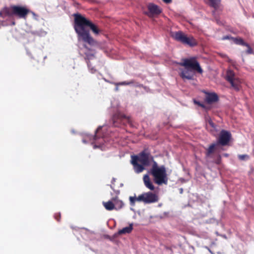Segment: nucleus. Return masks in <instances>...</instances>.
<instances>
[{
	"instance_id": "obj_1",
	"label": "nucleus",
	"mask_w": 254,
	"mask_h": 254,
	"mask_svg": "<svg viewBox=\"0 0 254 254\" xmlns=\"http://www.w3.org/2000/svg\"><path fill=\"white\" fill-rule=\"evenodd\" d=\"M131 163L135 173L143 172L145 167L149 166L152 163L148 173L153 177L154 183L158 185L167 184L168 178L165 166H159L147 149H144L137 155L131 156Z\"/></svg>"
},
{
	"instance_id": "obj_2",
	"label": "nucleus",
	"mask_w": 254,
	"mask_h": 254,
	"mask_svg": "<svg viewBox=\"0 0 254 254\" xmlns=\"http://www.w3.org/2000/svg\"><path fill=\"white\" fill-rule=\"evenodd\" d=\"M73 16L74 28L77 34L78 40H82L90 46L96 45V41L91 36L89 30L86 28H90L94 34L98 35L100 30L97 26L80 14L75 13Z\"/></svg>"
},
{
	"instance_id": "obj_3",
	"label": "nucleus",
	"mask_w": 254,
	"mask_h": 254,
	"mask_svg": "<svg viewBox=\"0 0 254 254\" xmlns=\"http://www.w3.org/2000/svg\"><path fill=\"white\" fill-rule=\"evenodd\" d=\"M182 62L178 64L184 68H179V75L185 81V80H193L195 71L202 74L203 70L195 58L184 59Z\"/></svg>"
},
{
	"instance_id": "obj_4",
	"label": "nucleus",
	"mask_w": 254,
	"mask_h": 254,
	"mask_svg": "<svg viewBox=\"0 0 254 254\" xmlns=\"http://www.w3.org/2000/svg\"><path fill=\"white\" fill-rule=\"evenodd\" d=\"M32 13L33 15L35 13L30 11L26 6L20 5H11L9 7H4L0 11V17L5 18L6 17H12L16 16L19 18L26 19L27 15Z\"/></svg>"
},
{
	"instance_id": "obj_5",
	"label": "nucleus",
	"mask_w": 254,
	"mask_h": 254,
	"mask_svg": "<svg viewBox=\"0 0 254 254\" xmlns=\"http://www.w3.org/2000/svg\"><path fill=\"white\" fill-rule=\"evenodd\" d=\"M158 197L157 194L152 192H144L136 196H130V205H134L136 201L142 202L145 204H150L157 202Z\"/></svg>"
},
{
	"instance_id": "obj_6",
	"label": "nucleus",
	"mask_w": 254,
	"mask_h": 254,
	"mask_svg": "<svg viewBox=\"0 0 254 254\" xmlns=\"http://www.w3.org/2000/svg\"><path fill=\"white\" fill-rule=\"evenodd\" d=\"M171 37L175 40L190 47H194L197 44L196 40L192 36L187 37L182 31H179L171 33Z\"/></svg>"
},
{
	"instance_id": "obj_7",
	"label": "nucleus",
	"mask_w": 254,
	"mask_h": 254,
	"mask_svg": "<svg viewBox=\"0 0 254 254\" xmlns=\"http://www.w3.org/2000/svg\"><path fill=\"white\" fill-rule=\"evenodd\" d=\"M225 78L236 91H238L240 90L241 80L239 78L236 76L235 72L232 70L229 69L227 71Z\"/></svg>"
},
{
	"instance_id": "obj_8",
	"label": "nucleus",
	"mask_w": 254,
	"mask_h": 254,
	"mask_svg": "<svg viewBox=\"0 0 254 254\" xmlns=\"http://www.w3.org/2000/svg\"><path fill=\"white\" fill-rule=\"evenodd\" d=\"M231 138V133L225 130L220 131L217 143L222 146H226L228 144Z\"/></svg>"
},
{
	"instance_id": "obj_9",
	"label": "nucleus",
	"mask_w": 254,
	"mask_h": 254,
	"mask_svg": "<svg viewBox=\"0 0 254 254\" xmlns=\"http://www.w3.org/2000/svg\"><path fill=\"white\" fill-rule=\"evenodd\" d=\"M126 120L128 124H130L131 120L129 117H127L120 113L114 115L112 118L113 125L115 127H119L121 124H124V121Z\"/></svg>"
},
{
	"instance_id": "obj_10",
	"label": "nucleus",
	"mask_w": 254,
	"mask_h": 254,
	"mask_svg": "<svg viewBox=\"0 0 254 254\" xmlns=\"http://www.w3.org/2000/svg\"><path fill=\"white\" fill-rule=\"evenodd\" d=\"M147 8L149 11L146 12L145 14L150 17L159 15L161 12V10L159 6L153 3L149 4Z\"/></svg>"
},
{
	"instance_id": "obj_11",
	"label": "nucleus",
	"mask_w": 254,
	"mask_h": 254,
	"mask_svg": "<svg viewBox=\"0 0 254 254\" xmlns=\"http://www.w3.org/2000/svg\"><path fill=\"white\" fill-rule=\"evenodd\" d=\"M206 96L205 101L208 104H212L218 101L219 98L215 93L205 92Z\"/></svg>"
},
{
	"instance_id": "obj_12",
	"label": "nucleus",
	"mask_w": 254,
	"mask_h": 254,
	"mask_svg": "<svg viewBox=\"0 0 254 254\" xmlns=\"http://www.w3.org/2000/svg\"><path fill=\"white\" fill-rule=\"evenodd\" d=\"M143 180L144 185L146 188H147L151 190H154V186H153L152 183L150 181V179L148 175L146 174L144 175Z\"/></svg>"
},
{
	"instance_id": "obj_13",
	"label": "nucleus",
	"mask_w": 254,
	"mask_h": 254,
	"mask_svg": "<svg viewBox=\"0 0 254 254\" xmlns=\"http://www.w3.org/2000/svg\"><path fill=\"white\" fill-rule=\"evenodd\" d=\"M219 145L217 142L211 144L208 148L206 149L205 155L207 157L211 156V155L215 152L217 146Z\"/></svg>"
},
{
	"instance_id": "obj_14",
	"label": "nucleus",
	"mask_w": 254,
	"mask_h": 254,
	"mask_svg": "<svg viewBox=\"0 0 254 254\" xmlns=\"http://www.w3.org/2000/svg\"><path fill=\"white\" fill-rule=\"evenodd\" d=\"M93 144H94V148H99L104 143V138L99 137L97 134H95L93 137Z\"/></svg>"
},
{
	"instance_id": "obj_15",
	"label": "nucleus",
	"mask_w": 254,
	"mask_h": 254,
	"mask_svg": "<svg viewBox=\"0 0 254 254\" xmlns=\"http://www.w3.org/2000/svg\"><path fill=\"white\" fill-rule=\"evenodd\" d=\"M133 229V224H129V226L123 228L122 229L118 231V234L122 235L125 234H129L131 233Z\"/></svg>"
},
{
	"instance_id": "obj_16",
	"label": "nucleus",
	"mask_w": 254,
	"mask_h": 254,
	"mask_svg": "<svg viewBox=\"0 0 254 254\" xmlns=\"http://www.w3.org/2000/svg\"><path fill=\"white\" fill-rule=\"evenodd\" d=\"M103 204L106 209L107 210L111 211L115 208V204L112 201L104 202Z\"/></svg>"
},
{
	"instance_id": "obj_17",
	"label": "nucleus",
	"mask_w": 254,
	"mask_h": 254,
	"mask_svg": "<svg viewBox=\"0 0 254 254\" xmlns=\"http://www.w3.org/2000/svg\"><path fill=\"white\" fill-rule=\"evenodd\" d=\"M234 43L237 45L242 46H248V44L246 43L243 39L241 38H233Z\"/></svg>"
},
{
	"instance_id": "obj_18",
	"label": "nucleus",
	"mask_w": 254,
	"mask_h": 254,
	"mask_svg": "<svg viewBox=\"0 0 254 254\" xmlns=\"http://www.w3.org/2000/svg\"><path fill=\"white\" fill-rule=\"evenodd\" d=\"M209 5L216 9L219 7V5L220 3V0H209Z\"/></svg>"
},
{
	"instance_id": "obj_19",
	"label": "nucleus",
	"mask_w": 254,
	"mask_h": 254,
	"mask_svg": "<svg viewBox=\"0 0 254 254\" xmlns=\"http://www.w3.org/2000/svg\"><path fill=\"white\" fill-rule=\"evenodd\" d=\"M113 200L115 202V204L117 205L119 208L123 207L124 203L122 201L117 200L116 198H113Z\"/></svg>"
},
{
	"instance_id": "obj_20",
	"label": "nucleus",
	"mask_w": 254,
	"mask_h": 254,
	"mask_svg": "<svg viewBox=\"0 0 254 254\" xmlns=\"http://www.w3.org/2000/svg\"><path fill=\"white\" fill-rule=\"evenodd\" d=\"M134 83V81L133 80H131L128 82L127 81H124L122 82H120L117 84V85H130L131 84H133Z\"/></svg>"
},
{
	"instance_id": "obj_21",
	"label": "nucleus",
	"mask_w": 254,
	"mask_h": 254,
	"mask_svg": "<svg viewBox=\"0 0 254 254\" xmlns=\"http://www.w3.org/2000/svg\"><path fill=\"white\" fill-rule=\"evenodd\" d=\"M215 163L219 165L221 163V156L220 154H218L216 159L214 161Z\"/></svg>"
},
{
	"instance_id": "obj_22",
	"label": "nucleus",
	"mask_w": 254,
	"mask_h": 254,
	"mask_svg": "<svg viewBox=\"0 0 254 254\" xmlns=\"http://www.w3.org/2000/svg\"><path fill=\"white\" fill-rule=\"evenodd\" d=\"M238 158L241 160H244L246 159H248L249 158V157L247 154H243V155H239Z\"/></svg>"
},
{
	"instance_id": "obj_23",
	"label": "nucleus",
	"mask_w": 254,
	"mask_h": 254,
	"mask_svg": "<svg viewBox=\"0 0 254 254\" xmlns=\"http://www.w3.org/2000/svg\"><path fill=\"white\" fill-rule=\"evenodd\" d=\"M245 46L248 48V49H247V50L246 52L247 54H253V50L251 48L249 44H248V46Z\"/></svg>"
},
{
	"instance_id": "obj_24",
	"label": "nucleus",
	"mask_w": 254,
	"mask_h": 254,
	"mask_svg": "<svg viewBox=\"0 0 254 254\" xmlns=\"http://www.w3.org/2000/svg\"><path fill=\"white\" fill-rule=\"evenodd\" d=\"M55 218L58 221H60L61 220V215L60 213H56L54 215Z\"/></svg>"
},
{
	"instance_id": "obj_25",
	"label": "nucleus",
	"mask_w": 254,
	"mask_h": 254,
	"mask_svg": "<svg viewBox=\"0 0 254 254\" xmlns=\"http://www.w3.org/2000/svg\"><path fill=\"white\" fill-rule=\"evenodd\" d=\"M208 123L213 128H215V124L213 123V122H212V121L210 119L208 120Z\"/></svg>"
},
{
	"instance_id": "obj_26",
	"label": "nucleus",
	"mask_w": 254,
	"mask_h": 254,
	"mask_svg": "<svg viewBox=\"0 0 254 254\" xmlns=\"http://www.w3.org/2000/svg\"><path fill=\"white\" fill-rule=\"evenodd\" d=\"M233 38L231 37V36L227 35V36H223L222 38V39L223 40H228V39H233Z\"/></svg>"
},
{
	"instance_id": "obj_27",
	"label": "nucleus",
	"mask_w": 254,
	"mask_h": 254,
	"mask_svg": "<svg viewBox=\"0 0 254 254\" xmlns=\"http://www.w3.org/2000/svg\"><path fill=\"white\" fill-rule=\"evenodd\" d=\"M85 55L86 56L87 58H89L90 57L94 56V54L92 53H85Z\"/></svg>"
},
{
	"instance_id": "obj_28",
	"label": "nucleus",
	"mask_w": 254,
	"mask_h": 254,
	"mask_svg": "<svg viewBox=\"0 0 254 254\" xmlns=\"http://www.w3.org/2000/svg\"><path fill=\"white\" fill-rule=\"evenodd\" d=\"M193 102L195 104H196V105H198L199 106H200V105L201 104V103L199 101H197L195 100H194Z\"/></svg>"
},
{
	"instance_id": "obj_29",
	"label": "nucleus",
	"mask_w": 254,
	"mask_h": 254,
	"mask_svg": "<svg viewBox=\"0 0 254 254\" xmlns=\"http://www.w3.org/2000/svg\"><path fill=\"white\" fill-rule=\"evenodd\" d=\"M135 86L140 87H142L143 85L142 84H139L138 83H136Z\"/></svg>"
},
{
	"instance_id": "obj_30",
	"label": "nucleus",
	"mask_w": 254,
	"mask_h": 254,
	"mask_svg": "<svg viewBox=\"0 0 254 254\" xmlns=\"http://www.w3.org/2000/svg\"><path fill=\"white\" fill-rule=\"evenodd\" d=\"M163 1L166 3H170L172 1V0H163Z\"/></svg>"
},
{
	"instance_id": "obj_31",
	"label": "nucleus",
	"mask_w": 254,
	"mask_h": 254,
	"mask_svg": "<svg viewBox=\"0 0 254 254\" xmlns=\"http://www.w3.org/2000/svg\"><path fill=\"white\" fill-rule=\"evenodd\" d=\"M228 62L231 64H234V62H233V61L231 59H228Z\"/></svg>"
},
{
	"instance_id": "obj_32",
	"label": "nucleus",
	"mask_w": 254,
	"mask_h": 254,
	"mask_svg": "<svg viewBox=\"0 0 254 254\" xmlns=\"http://www.w3.org/2000/svg\"><path fill=\"white\" fill-rule=\"evenodd\" d=\"M90 71L91 73H93L95 72L96 70L94 68H92L90 69Z\"/></svg>"
},
{
	"instance_id": "obj_33",
	"label": "nucleus",
	"mask_w": 254,
	"mask_h": 254,
	"mask_svg": "<svg viewBox=\"0 0 254 254\" xmlns=\"http://www.w3.org/2000/svg\"><path fill=\"white\" fill-rule=\"evenodd\" d=\"M115 181H116V179H115V178H113L112 179V181H111V182H112V184H114V183L115 182Z\"/></svg>"
},
{
	"instance_id": "obj_34",
	"label": "nucleus",
	"mask_w": 254,
	"mask_h": 254,
	"mask_svg": "<svg viewBox=\"0 0 254 254\" xmlns=\"http://www.w3.org/2000/svg\"><path fill=\"white\" fill-rule=\"evenodd\" d=\"M200 107H202V108H205V106L202 103H201V104L200 105Z\"/></svg>"
},
{
	"instance_id": "obj_35",
	"label": "nucleus",
	"mask_w": 254,
	"mask_h": 254,
	"mask_svg": "<svg viewBox=\"0 0 254 254\" xmlns=\"http://www.w3.org/2000/svg\"><path fill=\"white\" fill-rule=\"evenodd\" d=\"M206 249L209 251V252H210L211 253H212L210 249L209 248H208V247H206Z\"/></svg>"
},
{
	"instance_id": "obj_36",
	"label": "nucleus",
	"mask_w": 254,
	"mask_h": 254,
	"mask_svg": "<svg viewBox=\"0 0 254 254\" xmlns=\"http://www.w3.org/2000/svg\"><path fill=\"white\" fill-rule=\"evenodd\" d=\"M84 47H85V49L89 50L90 51H91V50H89L86 45L84 46Z\"/></svg>"
},
{
	"instance_id": "obj_37",
	"label": "nucleus",
	"mask_w": 254,
	"mask_h": 254,
	"mask_svg": "<svg viewBox=\"0 0 254 254\" xmlns=\"http://www.w3.org/2000/svg\"><path fill=\"white\" fill-rule=\"evenodd\" d=\"M100 129H101V127H99L97 129V130H96V132H97V131H98Z\"/></svg>"
},
{
	"instance_id": "obj_38",
	"label": "nucleus",
	"mask_w": 254,
	"mask_h": 254,
	"mask_svg": "<svg viewBox=\"0 0 254 254\" xmlns=\"http://www.w3.org/2000/svg\"><path fill=\"white\" fill-rule=\"evenodd\" d=\"M228 155H229L228 154H227V153H225V154H224V156H225V157H228Z\"/></svg>"
},
{
	"instance_id": "obj_39",
	"label": "nucleus",
	"mask_w": 254,
	"mask_h": 254,
	"mask_svg": "<svg viewBox=\"0 0 254 254\" xmlns=\"http://www.w3.org/2000/svg\"><path fill=\"white\" fill-rule=\"evenodd\" d=\"M180 192H181V193H182L183 192V189H180Z\"/></svg>"
},
{
	"instance_id": "obj_40",
	"label": "nucleus",
	"mask_w": 254,
	"mask_h": 254,
	"mask_svg": "<svg viewBox=\"0 0 254 254\" xmlns=\"http://www.w3.org/2000/svg\"><path fill=\"white\" fill-rule=\"evenodd\" d=\"M110 187H111V188L112 189H113V187H112V185H110Z\"/></svg>"
},
{
	"instance_id": "obj_41",
	"label": "nucleus",
	"mask_w": 254,
	"mask_h": 254,
	"mask_svg": "<svg viewBox=\"0 0 254 254\" xmlns=\"http://www.w3.org/2000/svg\"><path fill=\"white\" fill-rule=\"evenodd\" d=\"M223 57H227V56L226 55H225L223 56Z\"/></svg>"
}]
</instances>
